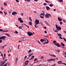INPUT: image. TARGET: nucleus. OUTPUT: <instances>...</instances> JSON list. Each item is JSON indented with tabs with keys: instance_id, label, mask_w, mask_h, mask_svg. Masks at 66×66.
I'll list each match as a JSON object with an SVG mask.
<instances>
[{
	"instance_id": "nucleus-1",
	"label": "nucleus",
	"mask_w": 66,
	"mask_h": 66,
	"mask_svg": "<svg viewBox=\"0 0 66 66\" xmlns=\"http://www.w3.org/2000/svg\"><path fill=\"white\" fill-rule=\"evenodd\" d=\"M40 41L41 42H43L42 44L43 45H45V44H47L49 43V41L48 40V39H41L40 40Z\"/></svg>"
},
{
	"instance_id": "nucleus-2",
	"label": "nucleus",
	"mask_w": 66,
	"mask_h": 66,
	"mask_svg": "<svg viewBox=\"0 0 66 66\" xmlns=\"http://www.w3.org/2000/svg\"><path fill=\"white\" fill-rule=\"evenodd\" d=\"M44 15L46 18H49V17H51V14H50L46 13V14H45V13H42L40 14V16H42L43 15L44 16Z\"/></svg>"
},
{
	"instance_id": "nucleus-3",
	"label": "nucleus",
	"mask_w": 66,
	"mask_h": 66,
	"mask_svg": "<svg viewBox=\"0 0 66 66\" xmlns=\"http://www.w3.org/2000/svg\"><path fill=\"white\" fill-rule=\"evenodd\" d=\"M56 28L57 31L61 30V27H58L57 24H56Z\"/></svg>"
},
{
	"instance_id": "nucleus-4",
	"label": "nucleus",
	"mask_w": 66,
	"mask_h": 66,
	"mask_svg": "<svg viewBox=\"0 0 66 66\" xmlns=\"http://www.w3.org/2000/svg\"><path fill=\"white\" fill-rule=\"evenodd\" d=\"M27 34L29 36H31L32 35H33V34H32V32H27Z\"/></svg>"
},
{
	"instance_id": "nucleus-5",
	"label": "nucleus",
	"mask_w": 66,
	"mask_h": 66,
	"mask_svg": "<svg viewBox=\"0 0 66 66\" xmlns=\"http://www.w3.org/2000/svg\"><path fill=\"white\" fill-rule=\"evenodd\" d=\"M35 24H38L39 23V21L38 20H36L35 21Z\"/></svg>"
},
{
	"instance_id": "nucleus-6",
	"label": "nucleus",
	"mask_w": 66,
	"mask_h": 66,
	"mask_svg": "<svg viewBox=\"0 0 66 66\" xmlns=\"http://www.w3.org/2000/svg\"><path fill=\"white\" fill-rule=\"evenodd\" d=\"M6 37L5 36H2L0 38V39H4V40H5V39Z\"/></svg>"
},
{
	"instance_id": "nucleus-7",
	"label": "nucleus",
	"mask_w": 66,
	"mask_h": 66,
	"mask_svg": "<svg viewBox=\"0 0 66 66\" xmlns=\"http://www.w3.org/2000/svg\"><path fill=\"white\" fill-rule=\"evenodd\" d=\"M47 61H48V62H49L50 61H50H55V59H48L47 60Z\"/></svg>"
},
{
	"instance_id": "nucleus-8",
	"label": "nucleus",
	"mask_w": 66,
	"mask_h": 66,
	"mask_svg": "<svg viewBox=\"0 0 66 66\" xmlns=\"http://www.w3.org/2000/svg\"><path fill=\"white\" fill-rule=\"evenodd\" d=\"M17 14V12H13L12 13V15H16V14Z\"/></svg>"
},
{
	"instance_id": "nucleus-9",
	"label": "nucleus",
	"mask_w": 66,
	"mask_h": 66,
	"mask_svg": "<svg viewBox=\"0 0 66 66\" xmlns=\"http://www.w3.org/2000/svg\"><path fill=\"white\" fill-rule=\"evenodd\" d=\"M58 20L59 21H62V19L60 18L59 17H58Z\"/></svg>"
},
{
	"instance_id": "nucleus-10",
	"label": "nucleus",
	"mask_w": 66,
	"mask_h": 66,
	"mask_svg": "<svg viewBox=\"0 0 66 66\" xmlns=\"http://www.w3.org/2000/svg\"><path fill=\"white\" fill-rule=\"evenodd\" d=\"M49 55H51V56H52L53 57H56V56L54 55H53V54H49Z\"/></svg>"
},
{
	"instance_id": "nucleus-11",
	"label": "nucleus",
	"mask_w": 66,
	"mask_h": 66,
	"mask_svg": "<svg viewBox=\"0 0 66 66\" xmlns=\"http://www.w3.org/2000/svg\"><path fill=\"white\" fill-rule=\"evenodd\" d=\"M47 10H49V9H50V7H49L47 6L46 7Z\"/></svg>"
},
{
	"instance_id": "nucleus-12",
	"label": "nucleus",
	"mask_w": 66,
	"mask_h": 66,
	"mask_svg": "<svg viewBox=\"0 0 66 66\" xmlns=\"http://www.w3.org/2000/svg\"><path fill=\"white\" fill-rule=\"evenodd\" d=\"M32 55H33V53H31L30 54H29L28 56H29V57H30V56H32Z\"/></svg>"
},
{
	"instance_id": "nucleus-13",
	"label": "nucleus",
	"mask_w": 66,
	"mask_h": 66,
	"mask_svg": "<svg viewBox=\"0 0 66 66\" xmlns=\"http://www.w3.org/2000/svg\"><path fill=\"white\" fill-rule=\"evenodd\" d=\"M62 62L61 61H58V63H59V64H62L63 63H62Z\"/></svg>"
},
{
	"instance_id": "nucleus-14",
	"label": "nucleus",
	"mask_w": 66,
	"mask_h": 66,
	"mask_svg": "<svg viewBox=\"0 0 66 66\" xmlns=\"http://www.w3.org/2000/svg\"><path fill=\"white\" fill-rule=\"evenodd\" d=\"M57 34V35H58V36H59V37H62V35H61V34H59L58 33Z\"/></svg>"
},
{
	"instance_id": "nucleus-15",
	"label": "nucleus",
	"mask_w": 66,
	"mask_h": 66,
	"mask_svg": "<svg viewBox=\"0 0 66 66\" xmlns=\"http://www.w3.org/2000/svg\"><path fill=\"white\" fill-rule=\"evenodd\" d=\"M61 44L62 46H63V47H64V46H65V45L63 43H61Z\"/></svg>"
},
{
	"instance_id": "nucleus-16",
	"label": "nucleus",
	"mask_w": 66,
	"mask_h": 66,
	"mask_svg": "<svg viewBox=\"0 0 66 66\" xmlns=\"http://www.w3.org/2000/svg\"><path fill=\"white\" fill-rule=\"evenodd\" d=\"M17 61H18V58H16L15 59V63H17Z\"/></svg>"
},
{
	"instance_id": "nucleus-17",
	"label": "nucleus",
	"mask_w": 66,
	"mask_h": 66,
	"mask_svg": "<svg viewBox=\"0 0 66 66\" xmlns=\"http://www.w3.org/2000/svg\"><path fill=\"white\" fill-rule=\"evenodd\" d=\"M56 46H57L58 47H60V46L59 43H57V45Z\"/></svg>"
},
{
	"instance_id": "nucleus-18",
	"label": "nucleus",
	"mask_w": 66,
	"mask_h": 66,
	"mask_svg": "<svg viewBox=\"0 0 66 66\" xmlns=\"http://www.w3.org/2000/svg\"><path fill=\"white\" fill-rule=\"evenodd\" d=\"M55 51H57V52H60V50H57V49H55Z\"/></svg>"
},
{
	"instance_id": "nucleus-19",
	"label": "nucleus",
	"mask_w": 66,
	"mask_h": 66,
	"mask_svg": "<svg viewBox=\"0 0 66 66\" xmlns=\"http://www.w3.org/2000/svg\"><path fill=\"white\" fill-rule=\"evenodd\" d=\"M45 0V2H46V3H50V2H49V1H46V0Z\"/></svg>"
},
{
	"instance_id": "nucleus-20",
	"label": "nucleus",
	"mask_w": 66,
	"mask_h": 66,
	"mask_svg": "<svg viewBox=\"0 0 66 66\" xmlns=\"http://www.w3.org/2000/svg\"><path fill=\"white\" fill-rule=\"evenodd\" d=\"M29 23L30 26L32 25V22H29Z\"/></svg>"
},
{
	"instance_id": "nucleus-21",
	"label": "nucleus",
	"mask_w": 66,
	"mask_h": 66,
	"mask_svg": "<svg viewBox=\"0 0 66 66\" xmlns=\"http://www.w3.org/2000/svg\"><path fill=\"white\" fill-rule=\"evenodd\" d=\"M36 24H35V28H37L38 27V25Z\"/></svg>"
},
{
	"instance_id": "nucleus-22",
	"label": "nucleus",
	"mask_w": 66,
	"mask_h": 66,
	"mask_svg": "<svg viewBox=\"0 0 66 66\" xmlns=\"http://www.w3.org/2000/svg\"><path fill=\"white\" fill-rule=\"evenodd\" d=\"M21 20H22V19H21V18H19L18 19V21H20Z\"/></svg>"
},
{
	"instance_id": "nucleus-23",
	"label": "nucleus",
	"mask_w": 66,
	"mask_h": 66,
	"mask_svg": "<svg viewBox=\"0 0 66 66\" xmlns=\"http://www.w3.org/2000/svg\"><path fill=\"white\" fill-rule=\"evenodd\" d=\"M5 35H7L8 36H9V37H10V34H5Z\"/></svg>"
},
{
	"instance_id": "nucleus-24",
	"label": "nucleus",
	"mask_w": 66,
	"mask_h": 66,
	"mask_svg": "<svg viewBox=\"0 0 66 66\" xmlns=\"http://www.w3.org/2000/svg\"><path fill=\"white\" fill-rule=\"evenodd\" d=\"M49 5L50 6V7H52V6H53V5L51 4H49Z\"/></svg>"
},
{
	"instance_id": "nucleus-25",
	"label": "nucleus",
	"mask_w": 66,
	"mask_h": 66,
	"mask_svg": "<svg viewBox=\"0 0 66 66\" xmlns=\"http://www.w3.org/2000/svg\"><path fill=\"white\" fill-rule=\"evenodd\" d=\"M58 1H59V2H63V0H58Z\"/></svg>"
},
{
	"instance_id": "nucleus-26",
	"label": "nucleus",
	"mask_w": 66,
	"mask_h": 66,
	"mask_svg": "<svg viewBox=\"0 0 66 66\" xmlns=\"http://www.w3.org/2000/svg\"><path fill=\"white\" fill-rule=\"evenodd\" d=\"M1 63H2V65H4V63H5V62L4 61V62H3L2 61H1Z\"/></svg>"
},
{
	"instance_id": "nucleus-27",
	"label": "nucleus",
	"mask_w": 66,
	"mask_h": 66,
	"mask_svg": "<svg viewBox=\"0 0 66 66\" xmlns=\"http://www.w3.org/2000/svg\"><path fill=\"white\" fill-rule=\"evenodd\" d=\"M4 5L5 6H7V3H4Z\"/></svg>"
},
{
	"instance_id": "nucleus-28",
	"label": "nucleus",
	"mask_w": 66,
	"mask_h": 66,
	"mask_svg": "<svg viewBox=\"0 0 66 66\" xmlns=\"http://www.w3.org/2000/svg\"><path fill=\"white\" fill-rule=\"evenodd\" d=\"M53 43V44H55V43H56V41L55 40H54Z\"/></svg>"
},
{
	"instance_id": "nucleus-29",
	"label": "nucleus",
	"mask_w": 66,
	"mask_h": 66,
	"mask_svg": "<svg viewBox=\"0 0 66 66\" xmlns=\"http://www.w3.org/2000/svg\"><path fill=\"white\" fill-rule=\"evenodd\" d=\"M25 1H27V2H30L31 0H24Z\"/></svg>"
},
{
	"instance_id": "nucleus-30",
	"label": "nucleus",
	"mask_w": 66,
	"mask_h": 66,
	"mask_svg": "<svg viewBox=\"0 0 66 66\" xmlns=\"http://www.w3.org/2000/svg\"><path fill=\"white\" fill-rule=\"evenodd\" d=\"M8 31V30H5L3 31V32H7Z\"/></svg>"
},
{
	"instance_id": "nucleus-31",
	"label": "nucleus",
	"mask_w": 66,
	"mask_h": 66,
	"mask_svg": "<svg viewBox=\"0 0 66 66\" xmlns=\"http://www.w3.org/2000/svg\"><path fill=\"white\" fill-rule=\"evenodd\" d=\"M2 59L3 60H5V59H6L5 57H3Z\"/></svg>"
},
{
	"instance_id": "nucleus-32",
	"label": "nucleus",
	"mask_w": 66,
	"mask_h": 66,
	"mask_svg": "<svg viewBox=\"0 0 66 66\" xmlns=\"http://www.w3.org/2000/svg\"><path fill=\"white\" fill-rule=\"evenodd\" d=\"M32 52V51L31 50H30L29 51H28V53H29L30 52Z\"/></svg>"
},
{
	"instance_id": "nucleus-33",
	"label": "nucleus",
	"mask_w": 66,
	"mask_h": 66,
	"mask_svg": "<svg viewBox=\"0 0 66 66\" xmlns=\"http://www.w3.org/2000/svg\"><path fill=\"white\" fill-rule=\"evenodd\" d=\"M14 33H16V34H18V32L17 31H15V32H14Z\"/></svg>"
},
{
	"instance_id": "nucleus-34",
	"label": "nucleus",
	"mask_w": 66,
	"mask_h": 66,
	"mask_svg": "<svg viewBox=\"0 0 66 66\" xmlns=\"http://www.w3.org/2000/svg\"><path fill=\"white\" fill-rule=\"evenodd\" d=\"M63 38V39L64 40V41L65 42H66V39L65 38H64V37Z\"/></svg>"
},
{
	"instance_id": "nucleus-35",
	"label": "nucleus",
	"mask_w": 66,
	"mask_h": 66,
	"mask_svg": "<svg viewBox=\"0 0 66 66\" xmlns=\"http://www.w3.org/2000/svg\"><path fill=\"white\" fill-rule=\"evenodd\" d=\"M24 64V65H28V63H27V62H25Z\"/></svg>"
},
{
	"instance_id": "nucleus-36",
	"label": "nucleus",
	"mask_w": 66,
	"mask_h": 66,
	"mask_svg": "<svg viewBox=\"0 0 66 66\" xmlns=\"http://www.w3.org/2000/svg\"><path fill=\"white\" fill-rule=\"evenodd\" d=\"M34 57V56H31V59H33Z\"/></svg>"
},
{
	"instance_id": "nucleus-37",
	"label": "nucleus",
	"mask_w": 66,
	"mask_h": 66,
	"mask_svg": "<svg viewBox=\"0 0 66 66\" xmlns=\"http://www.w3.org/2000/svg\"><path fill=\"white\" fill-rule=\"evenodd\" d=\"M54 31L55 32H57V30H56V29L54 30Z\"/></svg>"
},
{
	"instance_id": "nucleus-38",
	"label": "nucleus",
	"mask_w": 66,
	"mask_h": 66,
	"mask_svg": "<svg viewBox=\"0 0 66 66\" xmlns=\"http://www.w3.org/2000/svg\"><path fill=\"white\" fill-rule=\"evenodd\" d=\"M62 23H63L62 21H60V24H62Z\"/></svg>"
},
{
	"instance_id": "nucleus-39",
	"label": "nucleus",
	"mask_w": 66,
	"mask_h": 66,
	"mask_svg": "<svg viewBox=\"0 0 66 66\" xmlns=\"http://www.w3.org/2000/svg\"><path fill=\"white\" fill-rule=\"evenodd\" d=\"M45 22L46 24H47V25H48V22Z\"/></svg>"
},
{
	"instance_id": "nucleus-40",
	"label": "nucleus",
	"mask_w": 66,
	"mask_h": 66,
	"mask_svg": "<svg viewBox=\"0 0 66 66\" xmlns=\"http://www.w3.org/2000/svg\"><path fill=\"white\" fill-rule=\"evenodd\" d=\"M20 22H21V23H22V22H23V21L22 20H21L20 21Z\"/></svg>"
},
{
	"instance_id": "nucleus-41",
	"label": "nucleus",
	"mask_w": 66,
	"mask_h": 66,
	"mask_svg": "<svg viewBox=\"0 0 66 66\" xmlns=\"http://www.w3.org/2000/svg\"><path fill=\"white\" fill-rule=\"evenodd\" d=\"M19 28L20 29H22V27L21 26H20L19 27Z\"/></svg>"
},
{
	"instance_id": "nucleus-42",
	"label": "nucleus",
	"mask_w": 66,
	"mask_h": 66,
	"mask_svg": "<svg viewBox=\"0 0 66 66\" xmlns=\"http://www.w3.org/2000/svg\"><path fill=\"white\" fill-rule=\"evenodd\" d=\"M44 33H46V34H47V31H44Z\"/></svg>"
},
{
	"instance_id": "nucleus-43",
	"label": "nucleus",
	"mask_w": 66,
	"mask_h": 66,
	"mask_svg": "<svg viewBox=\"0 0 66 66\" xmlns=\"http://www.w3.org/2000/svg\"><path fill=\"white\" fill-rule=\"evenodd\" d=\"M3 12L5 14V15H6V14H7V13H6V12H5V11H3Z\"/></svg>"
},
{
	"instance_id": "nucleus-44",
	"label": "nucleus",
	"mask_w": 66,
	"mask_h": 66,
	"mask_svg": "<svg viewBox=\"0 0 66 66\" xmlns=\"http://www.w3.org/2000/svg\"><path fill=\"white\" fill-rule=\"evenodd\" d=\"M41 59H44V57H43V56H41Z\"/></svg>"
},
{
	"instance_id": "nucleus-45",
	"label": "nucleus",
	"mask_w": 66,
	"mask_h": 66,
	"mask_svg": "<svg viewBox=\"0 0 66 66\" xmlns=\"http://www.w3.org/2000/svg\"><path fill=\"white\" fill-rule=\"evenodd\" d=\"M7 66V63L5 64L3 66Z\"/></svg>"
},
{
	"instance_id": "nucleus-46",
	"label": "nucleus",
	"mask_w": 66,
	"mask_h": 66,
	"mask_svg": "<svg viewBox=\"0 0 66 66\" xmlns=\"http://www.w3.org/2000/svg\"><path fill=\"white\" fill-rule=\"evenodd\" d=\"M29 20L30 21V22H32V19H29Z\"/></svg>"
},
{
	"instance_id": "nucleus-47",
	"label": "nucleus",
	"mask_w": 66,
	"mask_h": 66,
	"mask_svg": "<svg viewBox=\"0 0 66 66\" xmlns=\"http://www.w3.org/2000/svg\"><path fill=\"white\" fill-rule=\"evenodd\" d=\"M37 41H38V43L39 44H41V43H40V42H39V41L38 40Z\"/></svg>"
},
{
	"instance_id": "nucleus-48",
	"label": "nucleus",
	"mask_w": 66,
	"mask_h": 66,
	"mask_svg": "<svg viewBox=\"0 0 66 66\" xmlns=\"http://www.w3.org/2000/svg\"><path fill=\"white\" fill-rule=\"evenodd\" d=\"M6 46L5 45L3 47H2V48L3 49V48H4V47H5Z\"/></svg>"
},
{
	"instance_id": "nucleus-49",
	"label": "nucleus",
	"mask_w": 66,
	"mask_h": 66,
	"mask_svg": "<svg viewBox=\"0 0 66 66\" xmlns=\"http://www.w3.org/2000/svg\"><path fill=\"white\" fill-rule=\"evenodd\" d=\"M44 5H46V3H44Z\"/></svg>"
},
{
	"instance_id": "nucleus-50",
	"label": "nucleus",
	"mask_w": 66,
	"mask_h": 66,
	"mask_svg": "<svg viewBox=\"0 0 66 66\" xmlns=\"http://www.w3.org/2000/svg\"><path fill=\"white\" fill-rule=\"evenodd\" d=\"M40 17L41 18H44V17L43 16H40Z\"/></svg>"
},
{
	"instance_id": "nucleus-51",
	"label": "nucleus",
	"mask_w": 66,
	"mask_h": 66,
	"mask_svg": "<svg viewBox=\"0 0 66 66\" xmlns=\"http://www.w3.org/2000/svg\"><path fill=\"white\" fill-rule=\"evenodd\" d=\"M36 60H37V59H36V58L35 59H34V61H35V62H36Z\"/></svg>"
},
{
	"instance_id": "nucleus-52",
	"label": "nucleus",
	"mask_w": 66,
	"mask_h": 66,
	"mask_svg": "<svg viewBox=\"0 0 66 66\" xmlns=\"http://www.w3.org/2000/svg\"><path fill=\"white\" fill-rule=\"evenodd\" d=\"M62 64H64V65H66V64L65 63H63Z\"/></svg>"
},
{
	"instance_id": "nucleus-53",
	"label": "nucleus",
	"mask_w": 66,
	"mask_h": 66,
	"mask_svg": "<svg viewBox=\"0 0 66 66\" xmlns=\"http://www.w3.org/2000/svg\"><path fill=\"white\" fill-rule=\"evenodd\" d=\"M60 39H63V38L62 37H60Z\"/></svg>"
},
{
	"instance_id": "nucleus-54",
	"label": "nucleus",
	"mask_w": 66,
	"mask_h": 66,
	"mask_svg": "<svg viewBox=\"0 0 66 66\" xmlns=\"http://www.w3.org/2000/svg\"><path fill=\"white\" fill-rule=\"evenodd\" d=\"M17 2H19V1H18V0H15Z\"/></svg>"
},
{
	"instance_id": "nucleus-55",
	"label": "nucleus",
	"mask_w": 66,
	"mask_h": 66,
	"mask_svg": "<svg viewBox=\"0 0 66 66\" xmlns=\"http://www.w3.org/2000/svg\"><path fill=\"white\" fill-rule=\"evenodd\" d=\"M34 1H36V2H37V1H38V0H34Z\"/></svg>"
},
{
	"instance_id": "nucleus-56",
	"label": "nucleus",
	"mask_w": 66,
	"mask_h": 66,
	"mask_svg": "<svg viewBox=\"0 0 66 66\" xmlns=\"http://www.w3.org/2000/svg\"><path fill=\"white\" fill-rule=\"evenodd\" d=\"M44 29H46V27H44Z\"/></svg>"
},
{
	"instance_id": "nucleus-57",
	"label": "nucleus",
	"mask_w": 66,
	"mask_h": 66,
	"mask_svg": "<svg viewBox=\"0 0 66 66\" xmlns=\"http://www.w3.org/2000/svg\"><path fill=\"white\" fill-rule=\"evenodd\" d=\"M34 12L35 13H37V12L36 11H34Z\"/></svg>"
},
{
	"instance_id": "nucleus-58",
	"label": "nucleus",
	"mask_w": 66,
	"mask_h": 66,
	"mask_svg": "<svg viewBox=\"0 0 66 66\" xmlns=\"http://www.w3.org/2000/svg\"><path fill=\"white\" fill-rule=\"evenodd\" d=\"M0 31H3V30L0 29Z\"/></svg>"
},
{
	"instance_id": "nucleus-59",
	"label": "nucleus",
	"mask_w": 66,
	"mask_h": 66,
	"mask_svg": "<svg viewBox=\"0 0 66 66\" xmlns=\"http://www.w3.org/2000/svg\"><path fill=\"white\" fill-rule=\"evenodd\" d=\"M1 56H3V54H2V53H1Z\"/></svg>"
},
{
	"instance_id": "nucleus-60",
	"label": "nucleus",
	"mask_w": 66,
	"mask_h": 66,
	"mask_svg": "<svg viewBox=\"0 0 66 66\" xmlns=\"http://www.w3.org/2000/svg\"><path fill=\"white\" fill-rule=\"evenodd\" d=\"M2 40H0V43H2Z\"/></svg>"
},
{
	"instance_id": "nucleus-61",
	"label": "nucleus",
	"mask_w": 66,
	"mask_h": 66,
	"mask_svg": "<svg viewBox=\"0 0 66 66\" xmlns=\"http://www.w3.org/2000/svg\"><path fill=\"white\" fill-rule=\"evenodd\" d=\"M27 27H28V29H29V26H26Z\"/></svg>"
},
{
	"instance_id": "nucleus-62",
	"label": "nucleus",
	"mask_w": 66,
	"mask_h": 66,
	"mask_svg": "<svg viewBox=\"0 0 66 66\" xmlns=\"http://www.w3.org/2000/svg\"><path fill=\"white\" fill-rule=\"evenodd\" d=\"M7 61V60L6 59L5 60L4 62H6V61Z\"/></svg>"
},
{
	"instance_id": "nucleus-63",
	"label": "nucleus",
	"mask_w": 66,
	"mask_h": 66,
	"mask_svg": "<svg viewBox=\"0 0 66 66\" xmlns=\"http://www.w3.org/2000/svg\"><path fill=\"white\" fill-rule=\"evenodd\" d=\"M27 57V56H25V57H24V58H25V59H26V58Z\"/></svg>"
},
{
	"instance_id": "nucleus-64",
	"label": "nucleus",
	"mask_w": 66,
	"mask_h": 66,
	"mask_svg": "<svg viewBox=\"0 0 66 66\" xmlns=\"http://www.w3.org/2000/svg\"><path fill=\"white\" fill-rule=\"evenodd\" d=\"M29 66H32V65H31V64H29Z\"/></svg>"
}]
</instances>
